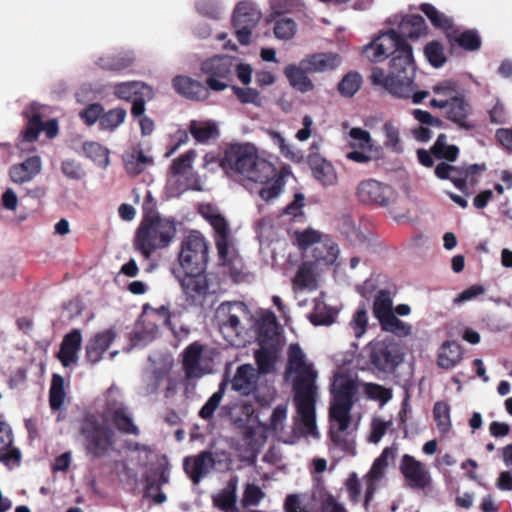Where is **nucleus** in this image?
Instances as JSON below:
<instances>
[{
    "label": "nucleus",
    "mask_w": 512,
    "mask_h": 512,
    "mask_svg": "<svg viewBox=\"0 0 512 512\" xmlns=\"http://www.w3.org/2000/svg\"><path fill=\"white\" fill-rule=\"evenodd\" d=\"M428 27L425 19L419 14L403 16L398 30L390 29L381 33L373 41L365 46L364 54L371 62H380L391 56L389 64H392V75L404 74V83L411 82L414 71L413 48L407 39L417 40L427 34ZM392 80H390L391 82Z\"/></svg>",
    "instance_id": "obj_1"
},
{
    "label": "nucleus",
    "mask_w": 512,
    "mask_h": 512,
    "mask_svg": "<svg viewBox=\"0 0 512 512\" xmlns=\"http://www.w3.org/2000/svg\"><path fill=\"white\" fill-rule=\"evenodd\" d=\"M209 248V242L197 230L190 231L181 241L177 255L179 266L173 269V274L189 306L202 307L210 293L206 274Z\"/></svg>",
    "instance_id": "obj_2"
},
{
    "label": "nucleus",
    "mask_w": 512,
    "mask_h": 512,
    "mask_svg": "<svg viewBox=\"0 0 512 512\" xmlns=\"http://www.w3.org/2000/svg\"><path fill=\"white\" fill-rule=\"evenodd\" d=\"M286 373L295 374L293 382L294 403L298 414V425L306 435L316 436V378L317 372L308 363L300 345L293 343L288 348Z\"/></svg>",
    "instance_id": "obj_3"
},
{
    "label": "nucleus",
    "mask_w": 512,
    "mask_h": 512,
    "mask_svg": "<svg viewBox=\"0 0 512 512\" xmlns=\"http://www.w3.org/2000/svg\"><path fill=\"white\" fill-rule=\"evenodd\" d=\"M177 235V222L174 218L162 217L158 212L144 214L135 233L133 246L146 260L156 250L169 247Z\"/></svg>",
    "instance_id": "obj_4"
},
{
    "label": "nucleus",
    "mask_w": 512,
    "mask_h": 512,
    "mask_svg": "<svg viewBox=\"0 0 512 512\" xmlns=\"http://www.w3.org/2000/svg\"><path fill=\"white\" fill-rule=\"evenodd\" d=\"M220 166L228 172L245 176L253 182H266L276 175L275 166L260 158L254 147L249 145L231 144L220 161Z\"/></svg>",
    "instance_id": "obj_5"
},
{
    "label": "nucleus",
    "mask_w": 512,
    "mask_h": 512,
    "mask_svg": "<svg viewBox=\"0 0 512 512\" xmlns=\"http://www.w3.org/2000/svg\"><path fill=\"white\" fill-rule=\"evenodd\" d=\"M78 433L86 456L92 460L106 458L114 449L115 430L98 413L84 414Z\"/></svg>",
    "instance_id": "obj_6"
},
{
    "label": "nucleus",
    "mask_w": 512,
    "mask_h": 512,
    "mask_svg": "<svg viewBox=\"0 0 512 512\" xmlns=\"http://www.w3.org/2000/svg\"><path fill=\"white\" fill-rule=\"evenodd\" d=\"M357 388L356 382L344 375H339L332 384L330 418L338 423L339 431H345L350 425V411Z\"/></svg>",
    "instance_id": "obj_7"
},
{
    "label": "nucleus",
    "mask_w": 512,
    "mask_h": 512,
    "mask_svg": "<svg viewBox=\"0 0 512 512\" xmlns=\"http://www.w3.org/2000/svg\"><path fill=\"white\" fill-rule=\"evenodd\" d=\"M415 73L416 63L414 62V71L413 75L411 76V82L409 81V84L406 85L404 81H402L404 79L401 75L404 74L401 71L398 73V75H394V78L391 79L392 81L390 82V76L392 75V64H389L388 74L385 73L383 68L374 67L370 75V80L373 85L383 87L393 96L399 98H412V102L414 104H419L428 96V91H414Z\"/></svg>",
    "instance_id": "obj_8"
},
{
    "label": "nucleus",
    "mask_w": 512,
    "mask_h": 512,
    "mask_svg": "<svg viewBox=\"0 0 512 512\" xmlns=\"http://www.w3.org/2000/svg\"><path fill=\"white\" fill-rule=\"evenodd\" d=\"M366 352L371 365L382 372H394L403 361L398 344L392 340L371 341L366 347Z\"/></svg>",
    "instance_id": "obj_9"
},
{
    "label": "nucleus",
    "mask_w": 512,
    "mask_h": 512,
    "mask_svg": "<svg viewBox=\"0 0 512 512\" xmlns=\"http://www.w3.org/2000/svg\"><path fill=\"white\" fill-rule=\"evenodd\" d=\"M201 71L206 76L207 87L219 92L225 90L232 81L234 63L228 56H214L202 62Z\"/></svg>",
    "instance_id": "obj_10"
},
{
    "label": "nucleus",
    "mask_w": 512,
    "mask_h": 512,
    "mask_svg": "<svg viewBox=\"0 0 512 512\" xmlns=\"http://www.w3.org/2000/svg\"><path fill=\"white\" fill-rule=\"evenodd\" d=\"M356 197L364 205L388 207L395 202L397 193L392 186L370 178L358 184Z\"/></svg>",
    "instance_id": "obj_11"
},
{
    "label": "nucleus",
    "mask_w": 512,
    "mask_h": 512,
    "mask_svg": "<svg viewBox=\"0 0 512 512\" xmlns=\"http://www.w3.org/2000/svg\"><path fill=\"white\" fill-rule=\"evenodd\" d=\"M295 238L301 250H306L311 245L316 244L313 249V257L318 263L331 265L338 258L339 248L337 244L332 241L321 242V234L314 229L308 228L304 231H296Z\"/></svg>",
    "instance_id": "obj_12"
},
{
    "label": "nucleus",
    "mask_w": 512,
    "mask_h": 512,
    "mask_svg": "<svg viewBox=\"0 0 512 512\" xmlns=\"http://www.w3.org/2000/svg\"><path fill=\"white\" fill-rule=\"evenodd\" d=\"M247 313L243 302H223L216 310V319L222 333L239 335L243 329L240 317Z\"/></svg>",
    "instance_id": "obj_13"
},
{
    "label": "nucleus",
    "mask_w": 512,
    "mask_h": 512,
    "mask_svg": "<svg viewBox=\"0 0 512 512\" xmlns=\"http://www.w3.org/2000/svg\"><path fill=\"white\" fill-rule=\"evenodd\" d=\"M399 469L410 488L424 490L431 485L432 479L429 470L415 457L404 454Z\"/></svg>",
    "instance_id": "obj_14"
},
{
    "label": "nucleus",
    "mask_w": 512,
    "mask_h": 512,
    "mask_svg": "<svg viewBox=\"0 0 512 512\" xmlns=\"http://www.w3.org/2000/svg\"><path fill=\"white\" fill-rule=\"evenodd\" d=\"M259 373L252 364H242L237 367L230 380L231 389L240 396H250L257 392Z\"/></svg>",
    "instance_id": "obj_15"
},
{
    "label": "nucleus",
    "mask_w": 512,
    "mask_h": 512,
    "mask_svg": "<svg viewBox=\"0 0 512 512\" xmlns=\"http://www.w3.org/2000/svg\"><path fill=\"white\" fill-rule=\"evenodd\" d=\"M472 113V106L463 95L451 96L447 99L445 117L455 123L459 128L472 130L475 125L469 120Z\"/></svg>",
    "instance_id": "obj_16"
},
{
    "label": "nucleus",
    "mask_w": 512,
    "mask_h": 512,
    "mask_svg": "<svg viewBox=\"0 0 512 512\" xmlns=\"http://www.w3.org/2000/svg\"><path fill=\"white\" fill-rule=\"evenodd\" d=\"M104 412L111 417L115 428L120 433L135 436L140 434V430L134 423L128 407L109 400L105 404Z\"/></svg>",
    "instance_id": "obj_17"
},
{
    "label": "nucleus",
    "mask_w": 512,
    "mask_h": 512,
    "mask_svg": "<svg viewBox=\"0 0 512 512\" xmlns=\"http://www.w3.org/2000/svg\"><path fill=\"white\" fill-rule=\"evenodd\" d=\"M214 467L215 459L208 450L195 456H187L183 460V469L194 484H198Z\"/></svg>",
    "instance_id": "obj_18"
},
{
    "label": "nucleus",
    "mask_w": 512,
    "mask_h": 512,
    "mask_svg": "<svg viewBox=\"0 0 512 512\" xmlns=\"http://www.w3.org/2000/svg\"><path fill=\"white\" fill-rule=\"evenodd\" d=\"M116 337L117 332L114 328L96 333L86 344V360L92 365L99 363Z\"/></svg>",
    "instance_id": "obj_19"
},
{
    "label": "nucleus",
    "mask_w": 512,
    "mask_h": 512,
    "mask_svg": "<svg viewBox=\"0 0 512 512\" xmlns=\"http://www.w3.org/2000/svg\"><path fill=\"white\" fill-rule=\"evenodd\" d=\"M204 345L195 341L189 344L182 352V368L188 380L200 378L204 374L201 367Z\"/></svg>",
    "instance_id": "obj_20"
},
{
    "label": "nucleus",
    "mask_w": 512,
    "mask_h": 512,
    "mask_svg": "<svg viewBox=\"0 0 512 512\" xmlns=\"http://www.w3.org/2000/svg\"><path fill=\"white\" fill-rule=\"evenodd\" d=\"M81 344L82 334L79 329H73L63 337L57 358L64 367L77 364Z\"/></svg>",
    "instance_id": "obj_21"
},
{
    "label": "nucleus",
    "mask_w": 512,
    "mask_h": 512,
    "mask_svg": "<svg viewBox=\"0 0 512 512\" xmlns=\"http://www.w3.org/2000/svg\"><path fill=\"white\" fill-rule=\"evenodd\" d=\"M172 86L178 94L190 100L203 101L209 97L208 88L203 83L188 76L179 75L174 77Z\"/></svg>",
    "instance_id": "obj_22"
},
{
    "label": "nucleus",
    "mask_w": 512,
    "mask_h": 512,
    "mask_svg": "<svg viewBox=\"0 0 512 512\" xmlns=\"http://www.w3.org/2000/svg\"><path fill=\"white\" fill-rule=\"evenodd\" d=\"M42 169L41 158L37 155L28 157L22 163L10 168L9 175L13 182L22 184L31 181Z\"/></svg>",
    "instance_id": "obj_23"
},
{
    "label": "nucleus",
    "mask_w": 512,
    "mask_h": 512,
    "mask_svg": "<svg viewBox=\"0 0 512 512\" xmlns=\"http://www.w3.org/2000/svg\"><path fill=\"white\" fill-rule=\"evenodd\" d=\"M237 487L238 477L232 476L226 486L216 495H213V505L224 512H233L237 510Z\"/></svg>",
    "instance_id": "obj_24"
},
{
    "label": "nucleus",
    "mask_w": 512,
    "mask_h": 512,
    "mask_svg": "<svg viewBox=\"0 0 512 512\" xmlns=\"http://www.w3.org/2000/svg\"><path fill=\"white\" fill-rule=\"evenodd\" d=\"M446 38L452 46L457 44L467 51H477L482 45L481 37L476 30L469 29L461 32L455 25L447 33Z\"/></svg>",
    "instance_id": "obj_25"
},
{
    "label": "nucleus",
    "mask_w": 512,
    "mask_h": 512,
    "mask_svg": "<svg viewBox=\"0 0 512 512\" xmlns=\"http://www.w3.org/2000/svg\"><path fill=\"white\" fill-rule=\"evenodd\" d=\"M134 60L135 57L131 51H120L99 57L96 65L102 70L118 73L131 67Z\"/></svg>",
    "instance_id": "obj_26"
},
{
    "label": "nucleus",
    "mask_w": 512,
    "mask_h": 512,
    "mask_svg": "<svg viewBox=\"0 0 512 512\" xmlns=\"http://www.w3.org/2000/svg\"><path fill=\"white\" fill-rule=\"evenodd\" d=\"M308 164L313 177L324 186L333 185L337 176L331 163L318 154H311L308 157Z\"/></svg>",
    "instance_id": "obj_27"
},
{
    "label": "nucleus",
    "mask_w": 512,
    "mask_h": 512,
    "mask_svg": "<svg viewBox=\"0 0 512 512\" xmlns=\"http://www.w3.org/2000/svg\"><path fill=\"white\" fill-rule=\"evenodd\" d=\"M13 434L11 427L4 421H0V461L6 465L13 462L19 463L20 451L12 448Z\"/></svg>",
    "instance_id": "obj_28"
},
{
    "label": "nucleus",
    "mask_w": 512,
    "mask_h": 512,
    "mask_svg": "<svg viewBox=\"0 0 512 512\" xmlns=\"http://www.w3.org/2000/svg\"><path fill=\"white\" fill-rule=\"evenodd\" d=\"M308 73V70L302 66V61L299 66L290 64L284 69V75L290 86L301 93H307L314 89V84L308 77Z\"/></svg>",
    "instance_id": "obj_29"
},
{
    "label": "nucleus",
    "mask_w": 512,
    "mask_h": 512,
    "mask_svg": "<svg viewBox=\"0 0 512 512\" xmlns=\"http://www.w3.org/2000/svg\"><path fill=\"white\" fill-rule=\"evenodd\" d=\"M123 161L127 173L136 176L141 174L147 166L153 163V158L145 155L141 146L138 144L124 154Z\"/></svg>",
    "instance_id": "obj_30"
},
{
    "label": "nucleus",
    "mask_w": 512,
    "mask_h": 512,
    "mask_svg": "<svg viewBox=\"0 0 512 512\" xmlns=\"http://www.w3.org/2000/svg\"><path fill=\"white\" fill-rule=\"evenodd\" d=\"M261 19V12L247 1L239 2L233 12V26L255 28Z\"/></svg>",
    "instance_id": "obj_31"
},
{
    "label": "nucleus",
    "mask_w": 512,
    "mask_h": 512,
    "mask_svg": "<svg viewBox=\"0 0 512 512\" xmlns=\"http://www.w3.org/2000/svg\"><path fill=\"white\" fill-rule=\"evenodd\" d=\"M339 64V55L333 53H317L302 60V66L311 73L332 70Z\"/></svg>",
    "instance_id": "obj_32"
},
{
    "label": "nucleus",
    "mask_w": 512,
    "mask_h": 512,
    "mask_svg": "<svg viewBox=\"0 0 512 512\" xmlns=\"http://www.w3.org/2000/svg\"><path fill=\"white\" fill-rule=\"evenodd\" d=\"M210 225L215 231L214 239L218 256L225 258L228 248H230V228L223 215L214 216Z\"/></svg>",
    "instance_id": "obj_33"
},
{
    "label": "nucleus",
    "mask_w": 512,
    "mask_h": 512,
    "mask_svg": "<svg viewBox=\"0 0 512 512\" xmlns=\"http://www.w3.org/2000/svg\"><path fill=\"white\" fill-rule=\"evenodd\" d=\"M462 360V347L456 341H445L438 352L437 365L442 369H452Z\"/></svg>",
    "instance_id": "obj_34"
},
{
    "label": "nucleus",
    "mask_w": 512,
    "mask_h": 512,
    "mask_svg": "<svg viewBox=\"0 0 512 512\" xmlns=\"http://www.w3.org/2000/svg\"><path fill=\"white\" fill-rule=\"evenodd\" d=\"M150 93L151 88L141 81L118 83L114 88L115 96L126 101H133L136 97L145 96Z\"/></svg>",
    "instance_id": "obj_35"
},
{
    "label": "nucleus",
    "mask_w": 512,
    "mask_h": 512,
    "mask_svg": "<svg viewBox=\"0 0 512 512\" xmlns=\"http://www.w3.org/2000/svg\"><path fill=\"white\" fill-rule=\"evenodd\" d=\"M388 462L383 459H376L366 475L365 506L373 499L376 491V482L383 478Z\"/></svg>",
    "instance_id": "obj_36"
},
{
    "label": "nucleus",
    "mask_w": 512,
    "mask_h": 512,
    "mask_svg": "<svg viewBox=\"0 0 512 512\" xmlns=\"http://www.w3.org/2000/svg\"><path fill=\"white\" fill-rule=\"evenodd\" d=\"M421 12L430 20L431 24L437 28L443 30L445 36L453 28V20L446 16L444 13L437 10V8L430 3H422L419 6Z\"/></svg>",
    "instance_id": "obj_37"
},
{
    "label": "nucleus",
    "mask_w": 512,
    "mask_h": 512,
    "mask_svg": "<svg viewBox=\"0 0 512 512\" xmlns=\"http://www.w3.org/2000/svg\"><path fill=\"white\" fill-rule=\"evenodd\" d=\"M372 312L379 323L394 314L393 301L388 290L383 289L377 293L373 302Z\"/></svg>",
    "instance_id": "obj_38"
},
{
    "label": "nucleus",
    "mask_w": 512,
    "mask_h": 512,
    "mask_svg": "<svg viewBox=\"0 0 512 512\" xmlns=\"http://www.w3.org/2000/svg\"><path fill=\"white\" fill-rule=\"evenodd\" d=\"M277 336V319L273 312H267L258 321V337L262 344H266Z\"/></svg>",
    "instance_id": "obj_39"
},
{
    "label": "nucleus",
    "mask_w": 512,
    "mask_h": 512,
    "mask_svg": "<svg viewBox=\"0 0 512 512\" xmlns=\"http://www.w3.org/2000/svg\"><path fill=\"white\" fill-rule=\"evenodd\" d=\"M362 83L361 74L356 71H350L340 80L337 90L341 96L351 98L360 90Z\"/></svg>",
    "instance_id": "obj_40"
},
{
    "label": "nucleus",
    "mask_w": 512,
    "mask_h": 512,
    "mask_svg": "<svg viewBox=\"0 0 512 512\" xmlns=\"http://www.w3.org/2000/svg\"><path fill=\"white\" fill-rule=\"evenodd\" d=\"M382 132L384 134V146L394 153H402L403 146L398 125L393 121H386L382 126Z\"/></svg>",
    "instance_id": "obj_41"
},
{
    "label": "nucleus",
    "mask_w": 512,
    "mask_h": 512,
    "mask_svg": "<svg viewBox=\"0 0 512 512\" xmlns=\"http://www.w3.org/2000/svg\"><path fill=\"white\" fill-rule=\"evenodd\" d=\"M189 131L197 142L205 143L218 136V129L215 123L198 122L192 120L189 124Z\"/></svg>",
    "instance_id": "obj_42"
},
{
    "label": "nucleus",
    "mask_w": 512,
    "mask_h": 512,
    "mask_svg": "<svg viewBox=\"0 0 512 512\" xmlns=\"http://www.w3.org/2000/svg\"><path fill=\"white\" fill-rule=\"evenodd\" d=\"M66 392L64 379L59 374H53L49 390V404L52 410H59L65 401Z\"/></svg>",
    "instance_id": "obj_43"
},
{
    "label": "nucleus",
    "mask_w": 512,
    "mask_h": 512,
    "mask_svg": "<svg viewBox=\"0 0 512 512\" xmlns=\"http://www.w3.org/2000/svg\"><path fill=\"white\" fill-rule=\"evenodd\" d=\"M262 187L258 191V195L265 202H270L277 198L283 191L285 182L281 176L277 174L266 182H260Z\"/></svg>",
    "instance_id": "obj_44"
},
{
    "label": "nucleus",
    "mask_w": 512,
    "mask_h": 512,
    "mask_svg": "<svg viewBox=\"0 0 512 512\" xmlns=\"http://www.w3.org/2000/svg\"><path fill=\"white\" fill-rule=\"evenodd\" d=\"M227 384H228V380L223 379V381L219 385L218 390L216 392H214L209 397V399L206 401V403L200 409V411H199L200 418H202L204 420H211L213 418L214 412L219 407L220 402L222 401Z\"/></svg>",
    "instance_id": "obj_45"
},
{
    "label": "nucleus",
    "mask_w": 512,
    "mask_h": 512,
    "mask_svg": "<svg viewBox=\"0 0 512 512\" xmlns=\"http://www.w3.org/2000/svg\"><path fill=\"white\" fill-rule=\"evenodd\" d=\"M450 406L445 401H438L433 407V417L441 433H447L451 427Z\"/></svg>",
    "instance_id": "obj_46"
},
{
    "label": "nucleus",
    "mask_w": 512,
    "mask_h": 512,
    "mask_svg": "<svg viewBox=\"0 0 512 512\" xmlns=\"http://www.w3.org/2000/svg\"><path fill=\"white\" fill-rule=\"evenodd\" d=\"M218 259L219 264L228 269L230 277L233 279L234 282H240L243 280V262L238 255L230 253L228 249L226 257L223 259L220 256H218Z\"/></svg>",
    "instance_id": "obj_47"
},
{
    "label": "nucleus",
    "mask_w": 512,
    "mask_h": 512,
    "mask_svg": "<svg viewBox=\"0 0 512 512\" xmlns=\"http://www.w3.org/2000/svg\"><path fill=\"white\" fill-rule=\"evenodd\" d=\"M126 115V110L120 107L103 112L99 128L101 130L114 131L125 121Z\"/></svg>",
    "instance_id": "obj_48"
},
{
    "label": "nucleus",
    "mask_w": 512,
    "mask_h": 512,
    "mask_svg": "<svg viewBox=\"0 0 512 512\" xmlns=\"http://www.w3.org/2000/svg\"><path fill=\"white\" fill-rule=\"evenodd\" d=\"M380 326L383 331L390 332L398 337H407L412 332L411 325L397 318L395 314L383 320Z\"/></svg>",
    "instance_id": "obj_49"
},
{
    "label": "nucleus",
    "mask_w": 512,
    "mask_h": 512,
    "mask_svg": "<svg viewBox=\"0 0 512 512\" xmlns=\"http://www.w3.org/2000/svg\"><path fill=\"white\" fill-rule=\"evenodd\" d=\"M424 54L428 62L435 68L442 67L446 62L444 46L437 40H433L425 45Z\"/></svg>",
    "instance_id": "obj_50"
},
{
    "label": "nucleus",
    "mask_w": 512,
    "mask_h": 512,
    "mask_svg": "<svg viewBox=\"0 0 512 512\" xmlns=\"http://www.w3.org/2000/svg\"><path fill=\"white\" fill-rule=\"evenodd\" d=\"M297 30L295 21L288 17H279L275 19L274 35L278 39H291Z\"/></svg>",
    "instance_id": "obj_51"
},
{
    "label": "nucleus",
    "mask_w": 512,
    "mask_h": 512,
    "mask_svg": "<svg viewBox=\"0 0 512 512\" xmlns=\"http://www.w3.org/2000/svg\"><path fill=\"white\" fill-rule=\"evenodd\" d=\"M350 326L353 329L356 338L362 337L368 326V315L365 305H361L357 308L356 312L350 321Z\"/></svg>",
    "instance_id": "obj_52"
},
{
    "label": "nucleus",
    "mask_w": 512,
    "mask_h": 512,
    "mask_svg": "<svg viewBox=\"0 0 512 512\" xmlns=\"http://www.w3.org/2000/svg\"><path fill=\"white\" fill-rule=\"evenodd\" d=\"M315 281L312 266L308 262H303L298 270L296 275L293 278V285L304 289L309 287Z\"/></svg>",
    "instance_id": "obj_53"
},
{
    "label": "nucleus",
    "mask_w": 512,
    "mask_h": 512,
    "mask_svg": "<svg viewBox=\"0 0 512 512\" xmlns=\"http://www.w3.org/2000/svg\"><path fill=\"white\" fill-rule=\"evenodd\" d=\"M196 157V152L190 149L173 160L170 171L173 176L183 174L187 169L192 167V162Z\"/></svg>",
    "instance_id": "obj_54"
},
{
    "label": "nucleus",
    "mask_w": 512,
    "mask_h": 512,
    "mask_svg": "<svg viewBox=\"0 0 512 512\" xmlns=\"http://www.w3.org/2000/svg\"><path fill=\"white\" fill-rule=\"evenodd\" d=\"M104 108L99 103H92L86 106L80 113L81 120L87 125L92 126L97 121L101 123V117L103 116Z\"/></svg>",
    "instance_id": "obj_55"
},
{
    "label": "nucleus",
    "mask_w": 512,
    "mask_h": 512,
    "mask_svg": "<svg viewBox=\"0 0 512 512\" xmlns=\"http://www.w3.org/2000/svg\"><path fill=\"white\" fill-rule=\"evenodd\" d=\"M233 93L242 104L261 105L260 93L254 88L232 86Z\"/></svg>",
    "instance_id": "obj_56"
},
{
    "label": "nucleus",
    "mask_w": 512,
    "mask_h": 512,
    "mask_svg": "<svg viewBox=\"0 0 512 512\" xmlns=\"http://www.w3.org/2000/svg\"><path fill=\"white\" fill-rule=\"evenodd\" d=\"M85 154L93 161L98 163L108 162V150L97 142H88L83 146Z\"/></svg>",
    "instance_id": "obj_57"
},
{
    "label": "nucleus",
    "mask_w": 512,
    "mask_h": 512,
    "mask_svg": "<svg viewBox=\"0 0 512 512\" xmlns=\"http://www.w3.org/2000/svg\"><path fill=\"white\" fill-rule=\"evenodd\" d=\"M42 130V118L39 114H35L28 120L25 130L23 131V138L28 142H34L38 139V136Z\"/></svg>",
    "instance_id": "obj_58"
},
{
    "label": "nucleus",
    "mask_w": 512,
    "mask_h": 512,
    "mask_svg": "<svg viewBox=\"0 0 512 512\" xmlns=\"http://www.w3.org/2000/svg\"><path fill=\"white\" fill-rule=\"evenodd\" d=\"M264 496V492L257 485L248 484L243 493L242 505L243 507L256 506Z\"/></svg>",
    "instance_id": "obj_59"
},
{
    "label": "nucleus",
    "mask_w": 512,
    "mask_h": 512,
    "mask_svg": "<svg viewBox=\"0 0 512 512\" xmlns=\"http://www.w3.org/2000/svg\"><path fill=\"white\" fill-rule=\"evenodd\" d=\"M197 11L211 19H220L221 18V8L217 1L215 0H200L196 5Z\"/></svg>",
    "instance_id": "obj_60"
},
{
    "label": "nucleus",
    "mask_w": 512,
    "mask_h": 512,
    "mask_svg": "<svg viewBox=\"0 0 512 512\" xmlns=\"http://www.w3.org/2000/svg\"><path fill=\"white\" fill-rule=\"evenodd\" d=\"M258 373H268L274 367V359L271 352L267 350H257L254 354Z\"/></svg>",
    "instance_id": "obj_61"
},
{
    "label": "nucleus",
    "mask_w": 512,
    "mask_h": 512,
    "mask_svg": "<svg viewBox=\"0 0 512 512\" xmlns=\"http://www.w3.org/2000/svg\"><path fill=\"white\" fill-rule=\"evenodd\" d=\"M169 317V311L165 306H161L158 309L152 308L149 304L143 306L142 313L140 315V322L145 324L150 322L151 318H159V320L166 321Z\"/></svg>",
    "instance_id": "obj_62"
},
{
    "label": "nucleus",
    "mask_w": 512,
    "mask_h": 512,
    "mask_svg": "<svg viewBox=\"0 0 512 512\" xmlns=\"http://www.w3.org/2000/svg\"><path fill=\"white\" fill-rule=\"evenodd\" d=\"M62 173L69 179L80 180L85 173L81 164L75 160H64L61 165Z\"/></svg>",
    "instance_id": "obj_63"
},
{
    "label": "nucleus",
    "mask_w": 512,
    "mask_h": 512,
    "mask_svg": "<svg viewBox=\"0 0 512 512\" xmlns=\"http://www.w3.org/2000/svg\"><path fill=\"white\" fill-rule=\"evenodd\" d=\"M305 205V197L302 193H296L294 195V199L291 203H289L283 210V213L286 215H290L293 217L302 216L303 215V207Z\"/></svg>",
    "instance_id": "obj_64"
}]
</instances>
